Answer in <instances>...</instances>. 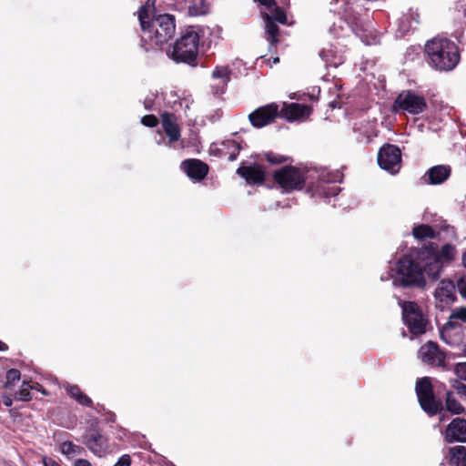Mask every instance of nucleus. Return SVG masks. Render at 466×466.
<instances>
[{"label": "nucleus", "instance_id": "1", "mask_svg": "<svg viewBox=\"0 0 466 466\" xmlns=\"http://www.w3.org/2000/svg\"><path fill=\"white\" fill-rule=\"evenodd\" d=\"M143 48L147 52L161 48L171 40L176 32V19L173 15L163 14L150 16L149 10L141 6L138 10Z\"/></svg>", "mask_w": 466, "mask_h": 466}, {"label": "nucleus", "instance_id": "2", "mask_svg": "<svg viewBox=\"0 0 466 466\" xmlns=\"http://www.w3.org/2000/svg\"><path fill=\"white\" fill-rule=\"evenodd\" d=\"M427 64L436 71L453 70L460 62L461 55L456 43L447 37H433L424 46Z\"/></svg>", "mask_w": 466, "mask_h": 466}, {"label": "nucleus", "instance_id": "3", "mask_svg": "<svg viewBox=\"0 0 466 466\" xmlns=\"http://www.w3.org/2000/svg\"><path fill=\"white\" fill-rule=\"evenodd\" d=\"M199 35L194 26H188L173 46L171 58L177 63H184L190 66L198 64Z\"/></svg>", "mask_w": 466, "mask_h": 466}, {"label": "nucleus", "instance_id": "4", "mask_svg": "<svg viewBox=\"0 0 466 466\" xmlns=\"http://www.w3.org/2000/svg\"><path fill=\"white\" fill-rule=\"evenodd\" d=\"M400 285L403 288H424L426 285L422 266L410 255H403L397 262Z\"/></svg>", "mask_w": 466, "mask_h": 466}, {"label": "nucleus", "instance_id": "5", "mask_svg": "<svg viewBox=\"0 0 466 466\" xmlns=\"http://www.w3.org/2000/svg\"><path fill=\"white\" fill-rule=\"evenodd\" d=\"M415 391L421 409L428 415L434 416L443 410L442 401L436 399L430 377L418 379Z\"/></svg>", "mask_w": 466, "mask_h": 466}, {"label": "nucleus", "instance_id": "6", "mask_svg": "<svg viewBox=\"0 0 466 466\" xmlns=\"http://www.w3.org/2000/svg\"><path fill=\"white\" fill-rule=\"evenodd\" d=\"M402 319L409 331L413 336H420L426 332L429 325L428 317L415 301H402Z\"/></svg>", "mask_w": 466, "mask_h": 466}, {"label": "nucleus", "instance_id": "7", "mask_svg": "<svg viewBox=\"0 0 466 466\" xmlns=\"http://www.w3.org/2000/svg\"><path fill=\"white\" fill-rule=\"evenodd\" d=\"M307 177L297 167L287 165L273 173V180L286 192H292L303 188Z\"/></svg>", "mask_w": 466, "mask_h": 466}, {"label": "nucleus", "instance_id": "8", "mask_svg": "<svg viewBox=\"0 0 466 466\" xmlns=\"http://www.w3.org/2000/svg\"><path fill=\"white\" fill-rule=\"evenodd\" d=\"M427 102L423 96L412 90H405L398 95L392 106L395 113L407 112L410 115H419L427 109Z\"/></svg>", "mask_w": 466, "mask_h": 466}, {"label": "nucleus", "instance_id": "9", "mask_svg": "<svg viewBox=\"0 0 466 466\" xmlns=\"http://www.w3.org/2000/svg\"><path fill=\"white\" fill-rule=\"evenodd\" d=\"M418 354L420 360L428 366L442 370L447 366L446 352L434 341L429 340L422 344Z\"/></svg>", "mask_w": 466, "mask_h": 466}, {"label": "nucleus", "instance_id": "10", "mask_svg": "<svg viewBox=\"0 0 466 466\" xmlns=\"http://www.w3.org/2000/svg\"><path fill=\"white\" fill-rule=\"evenodd\" d=\"M378 164L390 174L399 172L401 164V152L400 148L391 144L383 145L378 153Z\"/></svg>", "mask_w": 466, "mask_h": 466}, {"label": "nucleus", "instance_id": "11", "mask_svg": "<svg viewBox=\"0 0 466 466\" xmlns=\"http://www.w3.org/2000/svg\"><path fill=\"white\" fill-rule=\"evenodd\" d=\"M279 116V106L277 103L272 102L265 106H261L252 111L248 115V120L252 127L262 128L276 121Z\"/></svg>", "mask_w": 466, "mask_h": 466}, {"label": "nucleus", "instance_id": "12", "mask_svg": "<svg viewBox=\"0 0 466 466\" xmlns=\"http://www.w3.org/2000/svg\"><path fill=\"white\" fill-rule=\"evenodd\" d=\"M82 442L98 457H104L109 450L107 438L97 429L91 428L82 436Z\"/></svg>", "mask_w": 466, "mask_h": 466}, {"label": "nucleus", "instance_id": "13", "mask_svg": "<svg viewBox=\"0 0 466 466\" xmlns=\"http://www.w3.org/2000/svg\"><path fill=\"white\" fill-rule=\"evenodd\" d=\"M236 173L245 179L247 184L253 186L262 185L267 178V172L263 166L258 164L245 165L242 163Z\"/></svg>", "mask_w": 466, "mask_h": 466}, {"label": "nucleus", "instance_id": "14", "mask_svg": "<svg viewBox=\"0 0 466 466\" xmlns=\"http://www.w3.org/2000/svg\"><path fill=\"white\" fill-rule=\"evenodd\" d=\"M456 319L466 322V308H460L453 310L448 323L440 330L441 339L447 344L454 343L451 339V333L459 334L461 331V326L455 321Z\"/></svg>", "mask_w": 466, "mask_h": 466}, {"label": "nucleus", "instance_id": "15", "mask_svg": "<svg viewBox=\"0 0 466 466\" xmlns=\"http://www.w3.org/2000/svg\"><path fill=\"white\" fill-rule=\"evenodd\" d=\"M311 113L312 107L310 106L299 103H284L283 107L279 109V117L293 122L306 119Z\"/></svg>", "mask_w": 466, "mask_h": 466}, {"label": "nucleus", "instance_id": "16", "mask_svg": "<svg viewBox=\"0 0 466 466\" xmlns=\"http://www.w3.org/2000/svg\"><path fill=\"white\" fill-rule=\"evenodd\" d=\"M180 167L188 177L197 181L203 180L209 171L208 165L197 158H189L182 161Z\"/></svg>", "mask_w": 466, "mask_h": 466}, {"label": "nucleus", "instance_id": "17", "mask_svg": "<svg viewBox=\"0 0 466 466\" xmlns=\"http://www.w3.org/2000/svg\"><path fill=\"white\" fill-rule=\"evenodd\" d=\"M444 439L446 442H466V420L462 418L453 419L445 430Z\"/></svg>", "mask_w": 466, "mask_h": 466}, {"label": "nucleus", "instance_id": "18", "mask_svg": "<svg viewBox=\"0 0 466 466\" xmlns=\"http://www.w3.org/2000/svg\"><path fill=\"white\" fill-rule=\"evenodd\" d=\"M424 250L437 257L438 260L442 261V264H451L455 259L457 254L456 247L451 243H446L441 249H438V245L431 242L424 247Z\"/></svg>", "mask_w": 466, "mask_h": 466}, {"label": "nucleus", "instance_id": "19", "mask_svg": "<svg viewBox=\"0 0 466 466\" xmlns=\"http://www.w3.org/2000/svg\"><path fill=\"white\" fill-rule=\"evenodd\" d=\"M161 125L170 143L177 142L179 139L180 127L177 122L175 114L164 112L161 115Z\"/></svg>", "mask_w": 466, "mask_h": 466}, {"label": "nucleus", "instance_id": "20", "mask_svg": "<svg viewBox=\"0 0 466 466\" xmlns=\"http://www.w3.org/2000/svg\"><path fill=\"white\" fill-rule=\"evenodd\" d=\"M451 174L449 165H437L428 169L425 174L426 182L430 185H439L445 182Z\"/></svg>", "mask_w": 466, "mask_h": 466}, {"label": "nucleus", "instance_id": "21", "mask_svg": "<svg viewBox=\"0 0 466 466\" xmlns=\"http://www.w3.org/2000/svg\"><path fill=\"white\" fill-rule=\"evenodd\" d=\"M423 275L426 274L432 281L440 279L441 273L443 270L442 261L438 260L430 252H426L425 263L422 266Z\"/></svg>", "mask_w": 466, "mask_h": 466}, {"label": "nucleus", "instance_id": "22", "mask_svg": "<svg viewBox=\"0 0 466 466\" xmlns=\"http://www.w3.org/2000/svg\"><path fill=\"white\" fill-rule=\"evenodd\" d=\"M456 289L457 287L453 282L442 280L435 291V297L440 302L444 303L445 306H449L456 299Z\"/></svg>", "mask_w": 466, "mask_h": 466}, {"label": "nucleus", "instance_id": "23", "mask_svg": "<svg viewBox=\"0 0 466 466\" xmlns=\"http://www.w3.org/2000/svg\"><path fill=\"white\" fill-rule=\"evenodd\" d=\"M262 18L265 22L266 39L268 41L270 46H276L279 42V28L277 23L272 21L268 13H261Z\"/></svg>", "mask_w": 466, "mask_h": 466}, {"label": "nucleus", "instance_id": "24", "mask_svg": "<svg viewBox=\"0 0 466 466\" xmlns=\"http://www.w3.org/2000/svg\"><path fill=\"white\" fill-rule=\"evenodd\" d=\"M231 70L228 66H216L212 72V77L219 80L216 94L224 93L226 86L230 81Z\"/></svg>", "mask_w": 466, "mask_h": 466}, {"label": "nucleus", "instance_id": "25", "mask_svg": "<svg viewBox=\"0 0 466 466\" xmlns=\"http://www.w3.org/2000/svg\"><path fill=\"white\" fill-rule=\"evenodd\" d=\"M66 391L78 404H80L84 407H90V408L93 406L92 400L86 393H84L81 390L79 386L68 384L66 387Z\"/></svg>", "mask_w": 466, "mask_h": 466}, {"label": "nucleus", "instance_id": "26", "mask_svg": "<svg viewBox=\"0 0 466 466\" xmlns=\"http://www.w3.org/2000/svg\"><path fill=\"white\" fill-rule=\"evenodd\" d=\"M448 461L451 466H466V447L461 445L451 447Z\"/></svg>", "mask_w": 466, "mask_h": 466}, {"label": "nucleus", "instance_id": "27", "mask_svg": "<svg viewBox=\"0 0 466 466\" xmlns=\"http://www.w3.org/2000/svg\"><path fill=\"white\" fill-rule=\"evenodd\" d=\"M412 235L418 240L435 238L437 236L434 228L428 224H420L412 228Z\"/></svg>", "mask_w": 466, "mask_h": 466}, {"label": "nucleus", "instance_id": "28", "mask_svg": "<svg viewBox=\"0 0 466 466\" xmlns=\"http://www.w3.org/2000/svg\"><path fill=\"white\" fill-rule=\"evenodd\" d=\"M60 451L67 458H74L86 453L82 446L76 445L70 441H66L60 444Z\"/></svg>", "mask_w": 466, "mask_h": 466}, {"label": "nucleus", "instance_id": "29", "mask_svg": "<svg viewBox=\"0 0 466 466\" xmlns=\"http://www.w3.org/2000/svg\"><path fill=\"white\" fill-rule=\"evenodd\" d=\"M445 408L453 414H461L464 412L462 405L455 399L452 391L446 392Z\"/></svg>", "mask_w": 466, "mask_h": 466}, {"label": "nucleus", "instance_id": "30", "mask_svg": "<svg viewBox=\"0 0 466 466\" xmlns=\"http://www.w3.org/2000/svg\"><path fill=\"white\" fill-rule=\"evenodd\" d=\"M355 132H359L356 139L360 143H370L373 137L374 132L369 123L360 124L358 129H354Z\"/></svg>", "mask_w": 466, "mask_h": 466}, {"label": "nucleus", "instance_id": "31", "mask_svg": "<svg viewBox=\"0 0 466 466\" xmlns=\"http://www.w3.org/2000/svg\"><path fill=\"white\" fill-rule=\"evenodd\" d=\"M15 400L20 401H30L33 398L30 382L23 381L20 389L15 392Z\"/></svg>", "mask_w": 466, "mask_h": 466}, {"label": "nucleus", "instance_id": "32", "mask_svg": "<svg viewBox=\"0 0 466 466\" xmlns=\"http://www.w3.org/2000/svg\"><path fill=\"white\" fill-rule=\"evenodd\" d=\"M223 146H225L228 150H230L229 155L228 157V161L236 160L240 150L242 149L241 143L233 139H228L224 141Z\"/></svg>", "mask_w": 466, "mask_h": 466}, {"label": "nucleus", "instance_id": "33", "mask_svg": "<svg viewBox=\"0 0 466 466\" xmlns=\"http://www.w3.org/2000/svg\"><path fill=\"white\" fill-rule=\"evenodd\" d=\"M272 7L274 8L271 14H268V16L271 17L272 21H274V23H279L281 25H288V17L285 11L281 7L277 5V4Z\"/></svg>", "mask_w": 466, "mask_h": 466}, {"label": "nucleus", "instance_id": "34", "mask_svg": "<svg viewBox=\"0 0 466 466\" xmlns=\"http://www.w3.org/2000/svg\"><path fill=\"white\" fill-rule=\"evenodd\" d=\"M264 159L271 165H279L289 161H292L289 157L276 154L274 152L264 153Z\"/></svg>", "mask_w": 466, "mask_h": 466}, {"label": "nucleus", "instance_id": "35", "mask_svg": "<svg viewBox=\"0 0 466 466\" xmlns=\"http://www.w3.org/2000/svg\"><path fill=\"white\" fill-rule=\"evenodd\" d=\"M208 11V7L205 5L204 1H200L199 5L193 4L188 6V14L193 16L205 15Z\"/></svg>", "mask_w": 466, "mask_h": 466}, {"label": "nucleus", "instance_id": "36", "mask_svg": "<svg viewBox=\"0 0 466 466\" xmlns=\"http://www.w3.org/2000/svg\"><path fill=\"white\" fill-rule=\"evenodd\" d=\"M21 378L20 370L16 369H11L6 372V387L9 384H14L15 381H18Z\"/></svg>", "mask_w": 466, "mask_h": 466}, {"label": "nucleus", "instance_id": "37", "mask_svg": "<svg viewBox=\"0 0 466 466\" xmlns=\"http://www.w3.org/2000/svg\"><path fill=\"white\" fill-rule=\"evenodd\" d=\"M158 122V118L155 115H146L141 118V123L148 127H157Z\"/></svg>", "mask_w": 466, "mask_h": 466}, {"label": "nucleus", "instance_id": "38", "mask_svg": "<svg viewBox=\"0 0 466 466\" xmlns=\"http://www.w3.org/2000/svg\"><path fill=\"white\" fill-rule=\"evenodd\" d=\"M456 287L461 297L466 299V275L458 279Z\"/></svg>", "mask_w": 466, "mask_h": 466}, {"label": "nucleus", "instance_id": "39", "mask_svg": "<svg viewBox=\"0 0 466 466\" xmlns=\"http://www.w3.org/2000/svg\"><path fill=\"white\" fill-rule=\"evenodd\" d=\"M453 388L456 391V393L461 398L466 400V384L456 381V383L453 385Z\"/></svg>", "mask_w": 466, "mask_h": 466}, {"label": "nucleus", "instance_id": "40", "mask_svg": "<svg viewBox=\"0 0 466 466\" xmlns=\"http://www.w3.org/2000/svg\"><path fill=\"white\" fill-rule=\"evenodd\" d=\"M455 372L460 379L466 380V361L456 364Z\"/></svg>", "mask_w": 466, "mask_h": 466}, {"label": "nucleus", "instance_id": "41", "mask_svg": "<svg viewBox=\"0 0 466 466\" xmlns=\"http://www.w3.org/2000/svg\"><path fill=\"white\" fill-rule=\"evenodd\" d=\"M353 31L361 39L364 38V36H365V34H364L365 33V28H364L363 24L360 21V22L357 21L355 23V26L353 27Z\"/></svg>", "mask_w": 466, "mask_h": 466}, {"label": "nucleus", "instance_id": "42", "mask_svg": "<svg viewBox=\"0 0 466 466\" xmlns=\"http://www.w3.org/2000/svg\"><path fill=\"white\" fill-rule=\"evenodd\" d=\"M30 387H31V390H38V391H41L43 395L45 396H47L48 395V392L47 390L43 388V386L41 384H39L38 382H35V383H30Z\"/></svg>", "mask_w": 466, "mask_h": 466}, {"label": "nucleus", "instance_id": "43", "mask_svg": "<svg viewBox=\"0 0 466 466\" xmlns=\"http://www.w3.org/2000/svg\"><path fill=\"white\" fill-rule=\"evenodd\" d=\"M43 463L45 466H61L56 461L48 457L43 459Z\"/></svg>", "mask_w": 466, "mask_h": 466}, {"label": "nucleus", "instance_id": "44", "mask_svg": "<svg viewBox=\"0 0 466 466\" xmlns=\"http://www.w3.org/2000/svg\"><path fill=\"white\" fill-rule=\"evenodd\" d=\"M261 5L266 6L267 8H271L276 5L275 0H257Z\"/></svg>", "mask_w": 466, "mask_h": 466}, {"label": "nucleus", "instance_id": "45", "mask_svg": "<svg viewBox=\"0 0 466 466\" xmlns=\"http://www.w3.org/2000/svg\"><path fill=\"white\" fill-rule=\"evenodd\" d=\"M74 466H92V465L87 460L78 459L75 461Z\"/></svg>", "mask_w": 466, "mask_h": 466}, {"label": "nucleus", "instance_id": "46", "mask_svg": "<svg viewBox=\"0 0 466 466\" xmlns=\"http://www.w3.org/2000/svg\"><path fill=\"white\" fill-rule=\"evenodd\" d=\"M3 404L6 407H11L13 404L12 398L7 395L3 396Z\"/></svg>", "mask_w": 466, "mask_h": 466}, {"label": "nucleus", "instance_id": "47", "mask_svg": "<svg viewBox=\"0 0 466 466\" xmlns=\"http://www.w3.org/2000/svg\"><path fill=\"white\" fill-rule=\"evenodd\" d=\"M461 265L463 268L466 269V248L461 252Z\"/></svg>", "mask_w": 466, "mask_h": 466}, {"label": "nucleus", "instance_id": "48", "mask_svg": "<svg viewBox=\"0 0 466 466\" xmlns=\"http://www.w3.org/2000/svg\"><path fill=\"white\" fill-rule=\"evenodd\" d=\"M7 350H8V346L5 342L0 340V351H5Z\"/></svg>", "mask_w": 466, "mask_h": 466}, {"label": "nucleus", "instance_id": "49", "mask_svg": "<svg viewBox=\"0 0 466 466\" xmlns=\"http://www.w3.org/2000/svg\"><path fill=\"white\" fill-rule=\"evenodd\" d=\"M155 2H156V0H147V3H146V5H145L144 6H146V7H147V9L148 10V7H149L150 5H152V6H153V5H155Z\"/></svg>", "mask_w": 466, "mask_h": 466}, {"label": "nucleus", "instance_id": "50", "mask_svg": "<svg viewBox=\"0 0 466 466\" xmlns=\"http://www.w3.org/2000/svg\"><path fill=\"white\" fill-rule=\"evenodd\" d=\"M279 57H274V58H273V63H274V64H277V63H279Z\"/></svg>", "mask_w": 466, "mask_h": 466}]
</instances>
